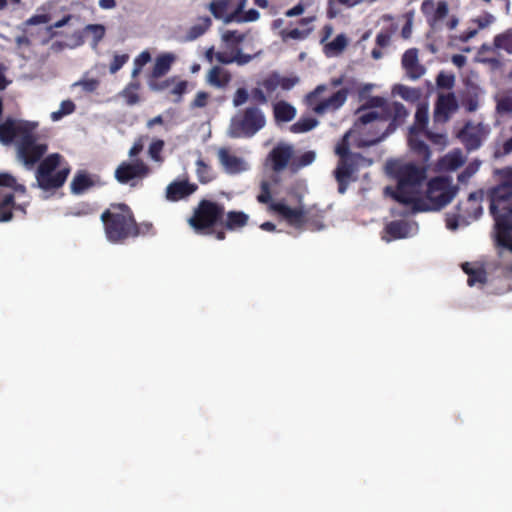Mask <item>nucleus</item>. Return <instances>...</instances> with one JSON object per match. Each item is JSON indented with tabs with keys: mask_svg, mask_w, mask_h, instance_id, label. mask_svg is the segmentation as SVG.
Segmentation results:
<instances>
[{
	"mask_svg": "<svg viewBox=\"0 0 512 512\" xmlns=\"http://www.w3.org/2000/svg\"><path fill=\"white\" fill-rule=\"evenodd\" d=\"M354 115H358L354 121V130L359 133L367 132L369 135L360 144L374 145L403 123L408 111L400 102L390 103L381 96H372L354 111Z\"/></svg>",
	"mask_w": 512,
	"mask_h": 512,
	"instance_id": "1",
	"label": "nucleus"
},
{
	"mask_svg": "<svg viewBox=\"0 0 512 512\" xmlns=\"http://www.w3.org/2000/svg\"><path fill=\"white\" fill-rule=\"evenodd\" d=\"M33 131L30 130L28 135L19 139L17 157L27 168H32L39 162L35 172L36 184L34 186L44 191L57 190L65 184L71 168L66 163L65 166L57 170L63 160V156L59 153H52L40 161L47 152L48 146L45 143L37 142V137Z\"/></svg>",
	"mask_w": 512,
	"mask_h": 512,
	"instance_id": "2",
	"label": "nucleus"
},
{
	"mask_svg": "<svg viewBox=\"0 0 512 512\" xmlns=\"http://www.w3.org/2000/svg\"><path fill=\"white\" fill-rule=\"evenodd\" d=\"M501 183L489 190L490 213L495 221L497 247L512 252V168L499 171Z\"/></svg>",
	"mask_w": 512,
	"mask_h": 512,
	"instance_id": "3",
	"label": "nucleus"
},
{
	"mask_svg": "<svg viewBox=\"0 0 512 512\" xmlns=\"http://www.w3.org/2000/svg\"><path fill=\"white\" fill-rule=\"evenodd\" d=\"M386 172L397 185L395 188L387 186L384 190L385 194L398 203L413 208L426 180V168L412 162L390 160L386 164Z\"/></svg>",
	"mask_w": 512,
	"mask_h": 512,
	"instance_id": "4",
	"label": "nucleus"
},
{
	"mask_svg": "<svg viewBox=\"0 0 512 512\" xmlns=\"http://www.w3.org/2000/svg\"><path fill=\"white\" fill-rule=\"evenodd\" d=\"M100 219L109 242L123 244L131 238L135 216L127 204L111 203Z\"/></svg>",
	"mask_w": 512,
	"mask_h": 512,
	"instance_id": "5",
	"label": "nucleus"
},
{
	"mask_svg": "<svg viewBox=\"0 0 512 512\" xmlns=\"http://www.w3.org/2000/svg\"><path fill=\"white\" fill-rule=\"evenodd\" d=\"M457 193V188L452 186L447 177H434L427 183L424 197L419 195L412 212L438 211L448 205Z\"/></svg>",
	"mask_w": 512,
	"mask_h": 512,
	"instance_id": "6",
	"label": "nucleus"
},
{
	"mask_svg": "<svg viewBox=\"0 0 512 512\" xmlns=\"http://www.w3.org/2000/svg\"><path fill=\"white\" fill-rule=\"evenodd\" d=\"M224 215L223 204L202 199L194 208L188 223L197 233L208 234L212 232V228L222 223Z\"/></svg>",
	"mask_w": 512,
	"mask_h": 512,
	"instance_id": "7",
	"label": "nucleus"
},
{
	"mask_svg": "<svg viewBox=\"0 0 512 512\" xmlns=\"http://www.w3.org/2000/svg\"><path fill=\"white\" fill-rule=\"evenodd\" d=\"M266 125V117L257 106L247 107L232 119L229 135L232 138H251Z\"/></svg>",
	"mask_w": 512,
	"mask_h": 512,
	"instance_id": "8",
	"label": "nucleus"
},
{
	"mask_svg": "<svg viewBox=\"0 0 512 512\" xmlns=\"http://www.w3.org/2000/svg\"><path fill=\"white\" fill-rule=\"evenodd\" d=\"M351 136L352 128L345 132L341 141L335 147V154L339 157V160L333 174L340 194L347 191L352 179V152L349 148V138Z\"/></svg>",
	"mask_w": 512,
	"mask_h": 512,
	"instance_id": "9",
	"label": "nucleus"
},
{
	"mask_svg": "<svg viewBox=\"0 0 512 512\" xmlns=\"http://www.w3.org/2000/svg\"><path fill=\"white\" fill-rule=\"evenodd\" d=\"M327 87L325 85H318L307 97V104L312 107L313 111L317 114H324L329 110H336L340 108L347 99V90L341 89L333 93L330 97L321 100L320 94L323 93Z\"/></svg>",
	"mask_w": 512,
	"mask_h": 512,
	"instance_id": "10",
	"label": "nucleus"
},
{
	"mask_svg": "<svg viewBox=\"0 0 512 512\" xmlns=\"http://www.w3.org/2000/svg\"><path fill=\"white\" fill-rule=\"evenodd\" d=\"M270 211L279 214L290 226L295 228L305 227V222L310 221V213L302 206L291 208L283 202L271 203Z\"/></svg>",
	"mask_w": 512,
	"mask_h": 512,
	"instance_id": "11",
	"label": "nucleus"
},
{
	"mask_svg": "<svg viewBox=\"0 0 512 512\" xmlns=\"http://www.w3.org/2000/svg\"><path fill=\"white\" fill-rule=\"evenodd\" d=\"M149 172V167L141 160L123 161L116 168L114 176L120 184H128L132 180L143 179Z\"/></svg>",
	"mask_w": 512,
	"mask_h": 512,
	"instance_id": "12",
	"label": "nucleus"
},
{
	"mask_svg": "<svg viewBox=\"0 0 512 512\" xmlns=\"http://www.w3.org/2000/svg\"><path fill=\"white\" fill-rule=\"evenodd\" d=\"M34 129L35 124L33 123L8 118L0 124V142L5 145L11 144L15 138L22 139L29 134L30 130Z\"/></svg>",
	"mask_w": 512,
	"mask_h": 512,
	"instance_id": "13",
	"label": "nucleus"
},
{
	"mask_svg": "<svg viewBox=\"0 0 512 512\" xmlns=\"http://www.w3.org/2000/svg\"><path fill=\"white\" fill-rule=\"evenodd\" d=\"M512 290V265L502 267L496 274L490 276L487 292L501 295Z\"/></svg>",
	"mask_w": 512,
	"mask_h": 512,
	"instance_id": "14",
	"label": "nucleus"
},
{
	"mask_svg": "<svg viewBox=\"0 0 512 512\" xmlns=\"http://www.w3.org/2000/svg\"><path fill=\"white\" fill-rule=\"evenodd\" d=\"M103 184L104 183L102 182L100 176L90 174L85 170H79L75 173L71 181L70 190L74 195H81L89 189L93 187H100Z\"/></svg>",
	"mask_w": 512,
	"mask_h": 512,
	"instance_id": "15",
	"label": "nucleus"
},
{
	"mask_svg": "<svg viewBox=\"0 0 512 512\" xmlns=\"http://www.w3.org/2000/svg\"><path fill=\"white\" fill-rule=\"evenodd\" d=\"M197 189V184L188 180L173 181L166 187L165 197L170 202H178L188 198Z\"/></svg>",
	"mask_w": 512,
	"mask_h": 512,
	"instance_id": "16",
	"label": "nucleus"
},
{
	"mask_svg": "<svg viewBox=\"0 0 512 512\" xmlns=\"http://www.w3.org/2000/svg\"><path fill=\"white\" fill-rule=\"evenodd\" d=\"M401 63L406 75L412 80L419 79L426 71L425 67L419 63L418 50L416 48L406 50L402 56Z\"/></svg>",
	"mask_w": 512,
	"mask_h": 512,
	"instance_id": "17",
	"label": "nucleus"
},
{
	"mask_svg": "<svg viewBox=\"0 0 512 512\" xmlns=\"http://www.w3.org/2000/svg\"><path fill=\"white\" fill-rule=\"evenodd\" d=\"M239 0H213L207 8L217 20H222L226 24L227 17L233 13L238 6Z\"/></svg>",
	"mask_w": 512,
	"mask_h": 512,
	"instance_id": "18",
	"label": "nucleus"
},
{
	"mask_svg": "<svg viewBox=\"0 0 512 512\" xmlns=\"http://www.w3.org/2000/svg\"><path fill=\"white\" fill-rule=\"evenodd\" d=\"M462 270L467 274V284L469 286L480 285L488 286L489 276L486 273V270L481 265H472L469 262H465L462 264Z\"/></svg>",
	"mask_w": 512,
	"mask_h": 512,
	"instance_id": "19",
	"label": "nucleus"
},
{
	"mask_svg": "<svg viewBox=\"0 0 512 512\" xmlns=\"http://www.w3.org/2000/svg\"><path fill=\"white\" fill-rule=\"evenodd\" d=\"M458 109V102L453 92L447 94H439L435 104V115L443 116L448 119L449 116Z\"/></svg>",
	"mask_w": 512,
	"mask_h": 512,
	"instance_id": "20",
	"label": "nucleus"
},
{
	"mask_svg": "<svg viewBox=\"0 0 512 512\" xmlns=\"http://www.w3.org/2000/svg\"><path fill=\"white\" fill-rule=\"evenodd\" d=\"M218 158L224 170L229 174H237L245 169L243 160L231 154L226 148H221L218 151Z\"/></svg>",
	"mask_w": 512,
	"mask_h": 512,
	"instance_id": "21",
	"label": "nucleus"
},
{
	"mask_svg": "<svg viewBox=\"0 0 512 512\" xmlns=\"http://www.w3.org/2000/svg\"><path fill=\"white\" fill-rule=\"evenodd\" d=\"M292 156V148L287 145L277 146L272 149L269 157L272 162V169L275 172H280L286 168Z\"/></svg>",
	"mask_w": 512,
	"mask_h": 512,
	"instance_id": "22",
	"label": "nucleus"
},
{
	"mask_svg": "<svg viewBox=\"0 0 512 512\" xmlns=\"http://www.w3.org/2000/svg\"><path fill=\"white\" fill-rule=\"evenodd\" d=\"M247 0H239L237 9L231 13L227 19L226 24H230L233 22L236 23H244V22H254L259 19L260 13L256 9H250L246 12H243L246 6Z\"/></svg>",
	"mask_w": 512,
	"mask_h": 512,
	"instance_id": "23",
	"label": "nucleus"
},
{
	"mask_svg": "<svg viewBox=\"0 0 512 512\" xmlns=\"http://www.w3.org/2000/svg\"><path fill=\"white\" fill-rule=\"evenodd\" d=\"M462 142L468 150H476L482 144L480 130L474 126L466 125L460 133Z\"/></svg>",
	"mask_w": 512,
	"mask_h": 512,
	"instance_id": "24",
	"label": "nucleus"
},
{
	"mask_svg": "<svg viewBox=\"0 0 512 512\" xmlns=\"http://www.w3.org/2000/svg\"><path fill=\"white\" fill-rule=\"evenodd\" d=\"M249 216L242 211H229L226 218L220 225L227 230L233 231L245 227L248 224Z\"/></svg>",
	"mask_w": 512,
	"mask_h": 512,
	"instance_id": "25",
	"label": "nucleus"
},
{
	"mask_svg": "<svg viewBox=\"0 0 512 512\" xmlns=\"http://www.w3.org/2000/svg\"><path fill=\"white\" fill-rule=\"evenodd\" d=\"M273 115L276 122H290L296 116V109L286 101H278L273 105Z\"/></svg>",
	"mask_w": 512,
	"mask_h": 512,
	"instance_id": "26",
	"label": "nucleus"
},
{
	"mask_svg": "<svg viewBox=\"0 0 512 512\" xmlns=\"http://www.w3.org/2000/svg\"><path fill=\"white\" fill-rule=\"evenodd\" d=\"M174 61L175 55L172 53H164L159 55L156 58L155 64L152 69V78L157 79L166 75L169 72L171 65L173 64Z\"/></svg>",
	"mask_w": 512,
	"mask_h": 512,
	"instance_id": "27",
	"label": "nucleus"
},
{
	"mask_svg": "<svg viewBox=\"0 0 512 512\" xmlns=\"http://www.w3.org/2000/svg\"><path fill=\"white\" fill-rule=\"evenodd\" d=\"M207 81L214 87L224 88L230 83L231 74L220 66H214L208 73Z\"/></svg>",
	"mask_w": 512,
	"mask_h": 512,
	"instance_id": "28",
	"label": "nucleus"
},
{
	"mask_svg": "<svg viewBox=\"0 0 512 512\" xmlns=\"http://www.w3.org/2000/svg\"><path fill=\"white\" fill-rule=\"evenodd\" d=\"M212 20L209 16H202L197 18V22L192 25L186 33L187 41H194L204 35L211 27Z\"/></svg>",
	"mask_w": 512,
	"mask_h": 512,
	"instance_id": "29",
	"label": "nucleus"
},
{
	"mask_svg": "<svg viewBox=\"0 0 512 512\" xmlns=\"http://www.w3.org/2000/svg\"><path fill=\"white\" fill-rule=\"evenodd\" d=\"M196 175L201 184H208L216 178L213 168L203 159L196 161Z\"/></svg>",
	"mask_w": 512,
	"mask_h": 512,
	"instance_id": "30",
	"label": "nucleus"
},
{
	"mask_svg": "<svg viewBox=\"0 0 512 512\" xmlns=\"http://www.w3.org/2000/svg\"><path fill=\"white\" fill-rule=\"evenodd\" d=\"M385 229L392 238L401 239L407 237L409 234L410 226L403 220H396L388 223Z\"/></svg>",
	"mask_w": 512,
	"mask_h": 512,
	"instance_id": "31",
	"label": "nucleus"
},
{
	"mask_svg": "<svg viewBox=\"0 0 512 512\" xmlns=\"http://www.w3.org/2000/svg\"><path fill=\"white\" fill-rule=\"evenodd\" d=\"M13 207H15L14 195L8 193L0 200V222H7L12 219Z\"/></svg>",
	"mask_w": 512,
	"mask_h": 512,
	"instance_id": "32",
	"label": "nucleus"
},
{
	"mask_svg": "<svg viewBox=\"0 0 512 512\" xmlns=\"http://www.w3.org/2000/svg\"><path fill=\"white\" fill-rule=\"evenodd\" d=\"M347 45V39L344 35L340 34L335 37L331 42L327 43L324 47L326 56L333 57L340 54Z\"/></svg>",
	"mask_w": 512,
	"mask_h": 512,
	"instance_id": "33",
	"label": "nucleus"
},
{
	"mask_svg": "<svg viewBox=\"0 0 512 512\" xmlns=\"http://www.w3.org/2000/svg\"><path fill=\"white\" fill-rule=\"evenodd\" d=\"M0 187L11 188L18 194H25L27 191L25 185L17 183L16 178L8 172L0 173Z\"/></svg>",
	"mask_w": 512,
	"mask_h": 512,
	"instance_id": "34",
	"label": "nucleus"
},
{
	"mask_svg": "<svg viewBox=\"0 0 512 512\" xmlns=\"http://www.w3.org/2000/svg\"><path fill=\"white\" fill-rule=\"evenodd\" d=\"M493 43L497 49H502L508 54H512V28L496 35Z\"/></svg>",
	"mask_w": 512,
	"mask_h": 512,
	"instance_id": "35",
	"label": "nucleus"
},
{
	"mask_svg": "<svg viewBox=\"0 0 512 512\" xmlns=\"http://www.w3.org/2000/svg\"><path fill=\"white\" fill-rule=\"evenodd\" d=\"M316 154L314 151H306L302 155L295 157L291 163L290 168L292 171H298L314 162Z\"/></svg>",
	"mask_w": 512,
	"mask_h": 512,
	"instance_id": "36",
	"label": "nucleus"
},
{
	"mask_svg": "<svg viewBox=\"0 0 512 512\" xmlns=\"http://www.w3.org/2000/svg\"><path fill=\"white\" fill-rule=\"evenodd\" d=\"M318 125V120L313 117L300 118L291 125L290 131L293 133H305Z\"/></svg>",
	"mask_w": 512,
	"mask_h": 512,
	"instance_id": "37",
	"label": "nucleus"
},
{
	"mask_svg": "<svg viewBox=\"0 0 512 512\" xmlns=\"http://www.w3.org/2000/svg\"><path fill=\"white\" fill-rule=\"evenodd\" d=\"M311 32V29H304V30H301V29H298V28H294V29H291V30H288V29H282L279 33L281 39L285 42L289 39H294V40H304L306 39L309 34Z\"/></svg>",
	"mask_w": 512,
	"mask_h": 512,
	"instance_id": "38",
	"label": "nucleus"
},
{
	"mask_svg": "<svg viewBox=\"0 0 512 512\" xmlns=\"http://www.w3.org/2000/svg\"><path fill=\"white\" fill-rule=\"evenodd\" d=\"M139 88H140V84L138 82H131L122 91V95L125 98L126 103L128 105H135L139 102L140 97L137 93Z\"/></svg>",
	"mask_w": 512,
	"mask_h": 512,
	"instance_id": "39",
	"label": "nucleus"
},
{
	"mask_svg": "<svg viewBox=\"0 0 512 512\" xmlns=\"http://www.w3.org/2000/svg\"><path fill=\"white\" fill-rule=\"evenodd\" d=\"M155 230L154 226L150 222H142L137 223L136 219H134L133 223V231L131 234V238H136L138 236H146V235H154Z\"/></svg>",
	"mask_w": 512,
	"mask_h": 512,
	"instance_id": "40",
	"label": "nucleus"
},
{
	"mask_svg": "<svg viewBox=\"0 0 512 512\" xmlns=\"http://www.w3.org/2000/svg\"><path fill=\"white\" fill-rule=\"evenodd\" d=\"M436 85L440 89H452L455 85L454 74L441 71L436 77Z\"/></svg>",
	"mask_w": 512,
	"mask_h": 512,
	"instance_id": "41",
	"label": "nucleus"
},
{
	"mask_svg": "<svg viewBox=\"0 0 512 512\" xmlns=\"http://www.w3.org/2000/svg\"><path fill=\"white\" fill-rule=\"evenodd\" d=\"M85 32H89L93 36V46H97L105 36V27L102 24H88L84 28Z\"/></svg>",
	"mask_w": 512,
	"mask_h": 512,
	"instance_id": "42",
	"label": "nucleus"
},
{
	"mask_svg": "<svg viewBox=\"0 0 512 512\" xmlns=\"http://www.w3.org/2000/svg\"><path fill=\"white\" fill-rule=\"evenodd\" d=\"M151 60V55L148 51L141 52L135 59H134V68L132 70V77H137L142 68Z\"/></svg>",
	"mask_w": 512,
	"mask_h": 512,
	"instance_id": "43",
	"label": "nucleus"
},
{
	"mask_svg": "<svg viewBox=\"0 0 512 512\" xmlns=\"http://www.w3.org/2000/svg\"><path fill=\"white\" fill-rule=\"evenodd\" d=\"M260 85L267 94H272L278 87V73L273 72L260 82Z\"/></svg>",
	"mask_w": 512,
	"mask_h": 512,
	"instance_id": "44",
	"label": "nucleus"
},
{
	"mask_svg": "<svg viewBox=\"0 0 512 512\" xmlns=\"http://www.w3.org/2000/svg\"><path fill=\"white\" fill-rule=\"evenodd\" d=\"M257 201L261 204H271L272 195L270 190V183L268 181H262L260 184V193L257 195Z\"/></svg>",
	"mask_w": 512,
	"mask_h": 512,
	"instance_id": "45",
	"label": "nucleus"
},
{
	"mask_svg": "<svg viewBox=\"0 0 512 512\" xmlns=\"http://www.w3.org/2000/svg\"><path fill=\"white\" fill-rule=\"evenodd\" d=\"M245 35L239 33L237 30H227L222 35V40L228 45H238L243 42Z\"/></svg>",
	"mask_w": 512,
	"mask_h": 512,
	"instance_id": "46",
	"label": "nucleus"
},
{
	"mask_svg": "<svg viewBox=\"0 0 512 512\" xmlns=\"http://www.w3.org/2000/svg\"><path fill=\"white\" fill-rule=\"evenodd\" d=\"M448 4L445 1H439L435 7L434 14L431 17V25L443 20L448 15Z\"/></svg>",
	"mask_w": 512,
	"mask_h": 512,
	"instance_id": "47",
	"label": "nucleus"
},
{
	"mask_svg": "<svg viewBox=\"0 0 512 512\" xmlns=\"http://www.w3.org/2000/svg\"><path fill=\"white\" fill-rule=\"evenodd\" d=\"M164 141L161 140V139H156L154 140L150 146H149V149H148V153H149V156L154 160V161H161L162 160V157H161V152L164 148Z\"/></svg>",
	"mask_w": 512,
	"mask_h": 512,
	"instance_id": "48",
	"label": "nucleus"
},
{
	"mask_svg": "<svg viewBox=\"0 0 512 512\" xmlns=\"http://www.w3.org/2000/svg\"><path fill=\"white\" fill-rule=\"evenodd\" d=\"M478 169L479 163H469L468 166L458 175V181L460 183H467L470 180V178L477 172Z\"/></svg>",
	"mask_w": 512,
	"mask_h": 512,
	"instance_id": "49",
	"label": "nucleus"
},
{
	"mask_svg": "<svg viewBox=\"0 0 512 512\" xmlns=\"http://www.w3.org/2000/svg\"><path fill=\"white\" fill-rule=\"evenodd\" d=\"M128 60H129L128 54H121V55L116 54L113 57V60L111 61L110 66H109L110 73L114 74L117 71H119L127 63Z\"/></svg>",
	"mask_w": 512,
	"mask_h": 512,
	"instance_id": "50",
	"label": "nucleus"
},
{
	"mask_svg": "<svg viewBox=\"0 0 512 512\" xmlns=\"http://www.w3.org/2000/svg\"><path fill=\"white\" fill-rule=\"evenodd\" d=\"M99 80L92 78V79H81L77 81L74 86H81L85 92H94L99 87Z\"/></svg>",
	"mask_w": 512,
	"mask_h": 512,
	"instance_id": "51",
	"label": "nucleus"
},
{
	"mask_svg": "<svg viewBox=\"0 0 512 512\" xmlns=\"http://www.w3.org/2000/svg\"><path fill=\"white\" fill-rule=\"evenodd\" d=\"M336 4H343V5H347V6L352 5L351 0H329L327 16L330 19L335 18L340 12L338 9L335 8Z\"/></svg>",
	"mask_w": 512,
	"mask_h": 512,
	"instance_id": "52",
	"label": "nucleus"
},
{
	"mask_svg": "<svg viewBox=\"0 0 512 512\" xmlns=\"http://www.w3.org/2000/svg\"><path fill=\"white\" fill-rule=\"evenodd\" d=\"M209 93L205 92V91H199L194 100L191 102V107L192 108H203L205 106H207L208 104V100H209Z\"/></svg>",
	"mask_w": 512,
	"mask_h": 512,
	"instance_id": "53",
	"label": "nucleus"
},
{
	"mask_svg": "<svg viewBox=\"0 0 512 512\" xmlns=\"http://www.w3.org/2000/svg\"><path fill=\"white\" fill-rule=\"evenodd\" d=\"M298 82H299V78L296 76L282 77L278 74L279 87H281L283 90L292 89Z\"/></svg>",
	"mask_w": 512,
	"mask_h": 512,
	"instance_id": "54",
	"label": "nucleus"
},
{
	"mask_svg": "<svg viewBox=\"0 0 512 512\" xmlns=\"http://www.w3.org/2000/svg\"><path fill=\"white\" fill-rule=\"evenodd\" d=\"M435 2L433 0H424L421 4V12L427 18V21L431 23V17L435 11Z\"/></svg>",
	"mask_w": 512,
	"mask_h": 512,
	"instance_id": "55",
	"label": "nucleus"
},
{
	"mask_svg": "<svg viewBox=\"0 0 512 512\" xmlns=\"http://www.w3.org/2000/svg\"><path fill=\"white\" fill-rule=\"evenodd\" d=\"M405 17H406V22H405L404 26L402 27L401 36L404 39H409L412 34L413 14L411 12L407 13L405 15Z\"/></svg>",
	"mask_w": 512,
	"mask_h": 512,
	"instance_id": "56",
	"label": "nucleus"
},
{
	"mask_svg": "<svg viewBox=\"0 0 512 512\" xmlns=\"http://www.w3.org/2000/svg\"><path fill=\"white\" fill-rule=\"evenodd\" d=\"M249 98V94L247 92V90L245 88H239L237 89L235 95H234V99H233V104L234 106L238 107L242 104H244Z\"/></svg>",
	"mask_w": 512,
	"mask_h": 512,
	"instance_id": "57",
	"label": "nucleus"
},
{
	"mask_svg": "<svg viewBox=\"0 0 512 512\" xmlns=\"http://www.w3.org/2000/svg\"><path fill=\"white\" fill-rule=\"evenodd\" d=\"M411 146L414 151L426 157H428L430 154L429 146L424 141H411Z\"/></svg>",
	"mask_w": 512,
	"mask_h": 512,
	"instance_id": "58",
	"label": "nucleus"
},
{
	"mask_svg": "<svg viewBox=\"0 0 512 512\" xmlns=\"http://www.w3.org/2000/svg\"><path fill=\"white\" fill-rule=\"evenodd\" d=\"M50 20V16L48 14H37L33 15L29 19L26 20L25 25H38V24H46Z\"/></svg>",
	"mask_w": 512,
	"mask_h": 512,
	"instance_id": "59",
	"label": "nucleus"
},
{
	"mask_svg": "<svg viewBox=\"0 0 512 512\" xmlns=\"http://www.w3.org/2000/svg\"><path fill=\"white\" fill-rule=\"evenodd\" d=\"M497 111L500 113L512 112V97H504L497 103Z\"/></svg>",
	"mask_w": 512,
	"mask_h": 512,
	"instance_id": "60",
	"label": "nucleus"
},
{
	"mask_svg": "<svg viewBox=\"0 0 512 512\" xmlns=\"http://www.w3.org/2000/svg\"><path fill=\"white\" fill-rule=\"evenodd\" d=\"M305 226L312 231H318L324 227L321 217L318 215H310V221L305 222Z\"/></svg>",
	"mask_w": 512,
	"mask_h": 512,
	"instance_id": "61",
	"label": "nucleus"
},
{
	"mask_svg": "<svg viewBox=\"0 0 512 512\" xmlns=\"http://www.w3.org/2000/svg\"><path fill=\"white\" fill-rule=\"evenodd\" d=\"M447 167L451 170H455L462 166L464 163L460 155H449L446 158Z\"/></svg>",
	"mask_w": 512,
	"mask_h": 512,
	"instance_id": "62",
	"label": "nucleus"
},
{
	"mask_svg": "<svg viewBox=\"0 0 512 512\" xmlns=\"http://www.w3.org/2000/svg\"><path fill=\"white\" fill-rule=\"evenodd\" d=\"M251 98L252 100L256 101L259 104H266L267 103V96L263 89L261 88H253L251 90Z\"/></svg>",
	"mask_w": 512,
	"mask_h": 512,
	"instance_id": "63",
	"label": "nucleus"
},
{
	"mask_svg": "<svg viewBox=\"0 0 512 512\" xmlns=\"http://www.w3.org/2000/svg\"><path fill=\"white\" fill-rule=\"evenodd\" d=\"M512 152V136L504 141L500 150L495 151L496 157H502Z\"/></svg>",
	"mask_w": 512,
	"mask_h": 512,
	"instance_id": "64",
	"label": "nucleus"
}]
</instances>
